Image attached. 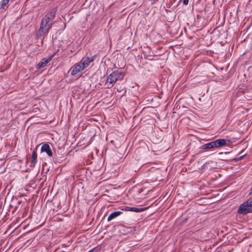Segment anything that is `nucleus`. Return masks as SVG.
Masks as SVG:
<instances>
[{
    "label": "nucleus",
    "instance_id": "obj_13",
    "mask_svg": "<svg viewBox=\"0 0 252 252\" xmlns=\"http://www.w3.org/2000/svg\"><path fill=\"white\" fill-rule=\"evenodd\" d=\"M98 250V249H97V248L95 247V248H93L91 250L89 251L88 252H97Z\"/></svg>",
    "mask_w": 252,
    "mask_h": 252
},
{
    "label": "nucleus",
    "instance_id": "obj_2",
    "mask_svg": "<svg viewBox=\"0 0 252 252\" xmlns=\"http://www.w3.org/2000/svg\"><path fill=\"white\" fill-rule=\"evenodd\" d=\"M124 74L119 70L112 72L107 77L106 84L108 88H111L114 83L118 80L123 79Z\"/></svg>",
    "mask_w": 252,
    "mask_h": 252
},
{
    "label": "nucleus",
    "instance_id": "obj_6",
    "mask_svg": "<svg viewBox=\"0 0 252 252\" xmlns=\"http://www.w3.org/2000/svg\"><path fill=\"white\" fill-rule=\"evenodd\" d=\"M95 57L96 56H94L92 57L91 58L89 57H84L80 61V63H81V64L85 69L89 65L90 63L91 62L94 61V60L95 59Z\"/></svg>",
    "mask_w": 252,
    "mask_h": 252
},
{
    "label": "nucleus",
    "instance_id": "obj_10",
    "mask_svg": "<svg viewBox=\"0 0 252 252\" xmlns=\"http://www.w3.org/2000/svg\"><path fill=\"white\" fill-rule=\"evenodd\" d=\"M36 158H37L36 152L35 150H33L32 152V161H31V164L30 165L31 167L34 166L35 164L36 163Z\"/></svg>",
    "mask_w": 252,
    "mask_h": 252
},
{
    "label": "nucleus",
    "instance_id": "obj_17",
    "mask_svg": "<svg viewBox=\"0 0 252 252\" xmlns=\"http://www.w3.org/2000/svg\"><path fill=\"white\" fill-rule=\"evenodd\" d=\"M244 157V156H242L240 157L239 158H237V159H235L236 160H241Z\"/></svg>",
    "mask_w": 252,
    "mask_h": 252
},
{
    "label": "nucleus",
    "instance_id": "obj_9",
    "mask_svg": "<svg viewBox=\"0 0 252 252\" xmlns=\"http://www.w3.org/2000/svg\"><path fill=\"white\" fill-rule=\"evenodd\" d=\"M122 213L120 211L114 212L111 213L107 218V221H110L113 219L116 218Z\"/></svg>",
    "mask_w": 252,
    "mask_h": 252
},
{
    "label": "nucleus",
    "instance_id": "obj_16",
    "mask_svg": "<svg viewBox=\"0 0 252 252\" xmlns=\"http://www.w3.org/2000/svg\"><path fill=\"white\" fill-rule=\"evenodd\" d=\"M244 157V156H242L240 157L239 158H237V159H235L236 160H241Z\"/></svg>",
    "mask_w": 252,
    "mask_h": 252
},
{
    "label": "nucleus",
    "instance_id": "obj_1",
    "mask_svg": "<svg viewBox=\"0 0 252 252\" xmlns=\"http://www.w3.org/2000/svg\"><path fill=\"white\" fill-rule=\"evenodd\" d=\"M57 12V8H53L46 13L44 18L41 20L38 34L41 36L48 32L54 23V20Z\"/></svg>",
    "mask_w": 252,
    "mask_h": 252
},
{
    "label": "nucleus",
    "instance_id": "obj_4",
    "mask_svg": "<svg viewBox=\"0 0 252 252\" xmlns=\"http://www.w3.org/2000/svg\"><path fill=\"white\" fill-rule=\"evenodd\" d=\"M226 144V143L225 140L223 139H220L202 145L201 148L203 149H210L214 148H219L224 146Z\"/></svg>",
    "mask_w": 252,
    "mask_h": 252
},
{
    "label": "nucleus",
    "instance_id": "obj_14",
    "mask_svg": "<svg viewBox=\"0 0 252 252\" xmlns=\"http://www.w3.org/2000/svg\"><path fill=\"white\" fill-rule=\"evenodd\" d=\"M188 2H189V0H183V3L185 5L188 4Z\"/></svg>",
    "mask_w": 252,
    "mask_h": 252
},
{
    "label": "nucleus",
    "instance_id": "obj_8",
    "mask_svg": "<svg viewBox=\"0 0 252 252\" xmlns=\"http://www.w3.org/2000/svg\"><path fill=\"white\" fill-rule=\"evenodd\" d=\"M41 152H45L48 156L51 157L53 155L51 148L48 144H44L42 145L41 149Z\"/></svg>",
    "mask_w": 252,
    "mask_h": 252
},
{
    "label": "nucleus",
    "instance_id": "obj_15",
    "mask_svg": "<svg viewBox=\"0 0 252 252\" xmlns=\"http://www.w3.org/2000/svg\"><path fill=\"white\" fill-rule=\"evenodd\" d=\"M158 0H150L152 3H155Z\"/></svg>",
    "mask_w": 252,
    "mask_h": 252
},
{
    "label": "nucleus",
    "instance_id": "obj_11",
    "mask_svg": "<svg viewBox=\"0 0 252 252\" xmlns=\"http://www.w3.org/2000/svg\"><path fill=\"white\" fill-rule=\"evenodd\" d=\"M128 210L131 211H133L135 212H141L144 211L145 209L144 208H136V207H131V208H129Z\"/></svg>",
    "mask_w": 252,
    "mask_h": 252
},
{
    "label": "nucleus",
    "instance_id": "obj_12",
    "mask_svg": "<svg viewBox=\"0 0 252 252\" xmlns=\"http://www.w3.org/2000/svg\"><path fill=\"white\" fill-rule=\"evenodd\" d=\"M8 1L6 0H3L1 4L0 5V9L4 8V7L8 3Z\"/></svg>",
    "mask_w": 252,
    "mask_h": 252
},
{
    "label": "nucleus",
    "instance_id": "obj_7",
    "mask_svg": "<svg viewBox=\"0 0 252 252\" xmlns=\"http://www.w3.org/2000/svg\"><path fill=\"white\" fill-rule=\"evenodd\" d=\"M52 57L48 58H43L36 65V69H40L44 66L51 60Z\"/></svg>",
    "mask_w": 252,
    "mask_h": 252
},
{
    "label": "nucleus",
    "instance_id": "obj_5",
    "mask_svg": "<svg viewBox=\"0 0 252 252\" xmlns=\"http://www.w3.org/2000/svg\"><path fill=\"white\" fill-rule=\"evenodd\" d=\"M83 69H84V68L80 62L79 63L75 64L70 69L71 75L74 76Z\"/></svg>",
    "mask_w": 252,
    "mask_h": 252
},
{
    "label": "nucleus",
    "instance_id": "obj_3",
    "mask_svg": "<svg viewBox=\"0 0 252 252\" xmlns=\"http://www.w3.org/2000/svg\"><path fill=\"white\" fill-rule=\"evenodd\" d=\"M252 212V198L248 199L247 201L241 204L238 210V213L243 215Z\"/></svg>",
    "mask_w": 252,
    "mask_h": 252
}]
</instances>
